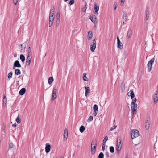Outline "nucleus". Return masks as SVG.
Segmentation results:
<instances>
[{
    "label": "nucleus",
    "instance_id": "nucleus-37",
    "mask_svg": "<svg viewBox=\"0 0 158 158\" xmlns=\"http://www.w3.org/2000/svg\"><path fill=\"white\" fill-rule=\"evenodd\" d=\"M121 148H122V147H121L120 146H117L116 145V150L118 152H119L121 150Z\"/></svg>",
    "mask_w": 158,
    "mask_h": 158
},
{
    "label": "nucleus",
    "instance_id": "nucleus-44",
    "mask_svg": "<svg viewBox=\"0 0 158 158\" xmlns=\"http://www.w3.org/2000/svg\"><path fill=\"white\" fill-rule=\"evenodd\" d=\"M74 0H70L69 2V4L70 5H72L74 4Z\"/></svg>",
    "mask_w": 158,
    "mask_h": 158
},
{
    "label": "nucleus",
    "instance_id": "nucleus-19",
    "mask_svg": "<svg viewBox=\"0 0 158 158\" xmlns=\"http://www.w3.org/2000/svg\"><path fill=\"white\" fill-rule=\"evenodd\" d=\"M15 73L16 75H20L21 73L19 69H17L15 70Z\"/></svg>",
    "mask_w": 158,
    "mask_h": 158
},
{
    "label": "nucleus",
    "instance_id": "nucleus-3",
    "mask_svg": "<svg viewBox=\"0 0 158 158\" xmlns=\"http://www.w3.org/2000/svg\"><path fill=\"white\" fill-rule=\"evenodd\" d=\"M155 59L154 57L151 59L148 62L147 64V66L148 68V72H150L151 70L152 65L154 62Z\"/></svg>",
    "mask_w": 158,
    "mask_h": 158
},
{
    "label": "nucleus",
    "instance_id": "nucleus-31",
    "mask_svg": "<svg viewBox=\"0 0 158 158\" xmlns=\"http://www.w3.org/2000/svg\"><path fill=\"white\" fill-rule=\"evenodd\" d=\"M55 12V10L54 9V7L53 6H52L51 9V10H50V13L51 14L53 13H54Z\"/></svg>",
    "mask_w": 158,
    "mask_h": 158
},
{
    "label": "nucleus",
    "instance_id": "nucleus-18",
    "mask_svg": "<svg viewBox=\"0 0 158 158\" xmlns=\"http://www.w3.org/2000/svg\"><path fill=\"white\" fill-rule=\"evenodd\" d=\"M121 88L122 91L125 90V84L124 81H122L121 83Z\"/></svg>",
    "mask_w": 158,
    "mask_h": 158
},
{
    "label": "nucleus",
    "instance_id": "nucleus-43",
    "mask_svg": "<svg viewBox=\"0 0 158 158\" xmlns=\"http://www.w3.org/2000/svg\"><path fill=\"white\" fill-rule=\"evenodd\" d=\"M117 127V126L114 125L113 126V127H111L110 129V131H112L113 130H114V129H115Z\"/></svg>",
    "mask_w": 158,
    "mask_h": 158
},
{
    "label": "nucleus",
    "instance_id": "nucleus-59",
    "mask_svg": "<svg viewBox=\"0 0 158 158\" xmlns=\"http://www.w3.org/2000/svg\"><path fill=\"white\" fill-rule=\"evenodd\" d=\"M17 126V125L16 123H15V124L12 125V126L13 127H16Z\"/></svg>",
    "mask_w": 158,
    "mask_h": 158
},
{
    "label": "nucleus",
    "instance_id": "nucleus-4",
    "mask_svg": "<svg viewBox=\"0 0 158 158\" xmlns=\"http://www.w3.org/2000/svg\"><path fill=\"white\" fill-rule=\"evenodd\" d=\"M96 42L95 39H94L90 44V50L94 52L96 48Z\"/></svg>",
    "mask_w": 158,
    "mask_h": 158
},
{
    "label": "nucleus",
    "instance_id": "nucleus-50",
    "mask_svg": "<svg viewBox=\"0 0 158 158\" xmlns=\"http://www.w3.org/2000/svg\"><path fill=\"white\" fill-rule=\"evenodd\" d=\"M53 22H52L50 21H49V27H51V26H52L53 23Z\"/></svg>",
    "mask_w": 158,
    "mask_h": 158
},
{
    "label": "nucleus",
    "instance_id": "nucleus-33",
    "mask_svg": "<svg viewBox=\"0 0 158 158\" xmlns=\"http://www.w3.org/2000/svg\"><path fill=\"white\" fill-rule=\"evenodd\" d=\"M108 137L107 136H106L103 139V143L105 144L106 142V141L108 140Z\"/></svg>",
    "mask_w": 158,
    "mask_h": 158
},
{
    "label": "nucleus",
    "instance_id": "nucleus-54",
    "mask_svg": "<svg viewBox=\"0 0 158 158\" xmlns=\"http://www.w3.org/2000/svg\"><path fill=\"white\" fill-rule=\"evenodd\" d=\"M14 3L15 5H16L18 2V0H13Z\"/></svg>",
    "mask_w": 158,
    "mask_h": 158
},
{
    "label": "nucleus",
    "instance_id": "nucleus-56",
    "mask_svg": "<svg viewBox=\"0 0 158 158\" xmlns=\"http://www.w3.org/2000/svg\"><path fill=\"white\" fill-rule=\"evenodd\" d=\"M106 157L107 158H108L109 157V153L108 152H106V154H105Z\"/></svg>",
    "mask_w": 158,
    "mask_h": 158
},
{
    "label": "nucleus",
    "instance_id": "nucleus-51",
    "mask_svg": "<svg viewBox=\"0 0 158 158\" xmlns=\"http://www.w3.org/2000/svg\"><path fill=\"white\" fill-rule=\"evenodd\" d=\"M125 0H121V6H123L124 3V2H125Z\"/></svg>",
    "mask_w": 158,
    "mask_h": 158
},
{
    "label": "nucleus",
    "instance_id": "nucleus-6",
    "mask_svg": "<svg viewBox=\"0 0 158 158\" xmlns=\"http://www.w3.org/2000/svg\"><path fill=\"white\" fill-rule=\"evenodd\" d=\"M137 106L138 105L136 104H134L132 105V104H131V109L134 114H135L136 113Z\"/></svg>",
    "mask_w": 158,
    "mask_h": 158
},
{
    "label": "nucleus",
    "instance_id": "nucleus-13",
    "mask_svg": "<svg viewBox=\"0 0 158 158\" xmlns=\"http://www.w3.org/2000/svg\"><path fill=\"white\" fill-rule=\"evenodd\" d=\"M93 37V33L91 31H89L88 32L87 36L88 39L89 40H91Z\"/></svg>",
    "mask_w": 158,
    "mask_h": 158
},
{
    "label": "nucleus",
    "instance_id": "nucleus-17",
    "mask_svg": "<svg viewBox=\"0 0 158 158\" xmlns=\"http://www.w3.org/2000/svg\"><path fill=\"white\" fill-rule=\"evenodd\" d=\"M121 140L120 138H118L117 139V143L116 145L117 146H122V144H121Z\"/></svg>",
    "mask_w": 158,
    "mask_h": 158
},
{
    "label": "nucleus",
    "instance_id": "nucleus-34",
    "mask_svg": "<svg viewBox=\"0 0 158 158\" xmlns=\"http://www.w3.org/2000/svg\"><path fill=\"white\" fill-rule=\"evenodd\" d=\"M56 26H58L60 22V19H56Z\"/></svg>",
    "mask_w": 158,
    "mask_h": 158
},
{
    "label": "nucleus",
    "instance_id": "nucleus-10",
    "mask_svg": "<svg viewBox=\"0 0 158 158\" xmlns=\"http://www.w3.org/2000/svg\"><path fill=\"white\" fill-rule=\"evenodd\" d=\"M45 145V152L46 153H48L49 152L50 150L51 145L49 143H46Z\"/></svg>",
    "mask_w": 158,
    "mask_h": 158
},
{
    "label": "nucleus",
    "instance_id": "nucleus-36",
    "mask_svg": "<svg viewBox=\"0 0 158 158\" xmlns=\"http://www.w3.org/2000/svg\"><path fill=\"white\" fill-rule=\"evenodd\" d=\"M27 52H28V54L27 55H31V48L30 47H29L28 48V49L27 50Z\"/></svg>",
    "mask_w": 158,
    "mask_h": 158
},
{
    "label": "nucleus",
    "instance_id": "nucleus-62",
    "mask_svg": "<svg viewBox=\"0 0 158 158\" xmlns=\"http://www.w3.org/2000/svg\"><path fill=\"white\" fill-rule=\"evenodd\" d=\"M87 6L86 5V4H85V9H86V8H87Z\"/></svg>",
    "mask_w": 158,
    "mask_h": 158
},
{
    "label": "nucleus",
    "instance_id": "nucleus-11",
    "mask_svg": "<svg viewBox=\"0 0 158 158\" xmlns=\"http://www.w3.org/2000/svg\"><path fill=\"white\" fill-rule=\"evenodd\" d=\"M85 95L86 97H87L90 93V89L89 87H87L86 86H85Z\"/></svg>",
    "mask_w": 158,
    "mask_h": 158
},
{
    "label": "nucleus",
    "instance_id": "nucleus-60",
    "mask_svg": "<svg viewBox=\"0 0 158 158\" xmlns=\"http://www.w3.org/2000/svg\"><path fill=\"white\" fill-rule=\"evenodd\" d=\"M6 99V96H4V97H3V99Z\"/></svg>",
    "mask_w": 158,
    "mask_h": 158
},
{
    "label": "nucleus",
    "instance_id": "nucleus-53",
    "mask_svg": "<svg viewBox=\"0 0 158 158\" xmlns=\"http://www.w3.org/2000/svg\"><path fill=\"white\" fill-rule=\"evenodd\" d=\"M7 99H4L3 100V104H6V103Z\"/></svg>",
    "mask_w": 158,
    "mask_h": 158
},
{
    "label": "nucleus",
    "instance_id": "nucleus-1",
    "mask_svg": "<svg viewBox=\"0 0 158 158\" xmlns=\"http://www.w3.org/2000/svg\"><path fill=\"white\" fill-rule=\"evenodd\" d=\"M150 124V118L149 116H148L146 118L145 123V127L146 130H148L149 128Z\"/></svg>",
    "mask_w": 158,
    "mask_h": 158
},
{
    "label": "nucleus",
    "instance_id": "nucleus-41",
    "mask_svg": "<svg viewBox=\"0 0 158 158\" xmlns=\"http://www.w3.org/2000/svg\"><path fill=\"white\" fill-rule=\"evenodd\" d=\"M137 101V99L136 98H135L133 100L131 104H132V105L136 104V102Z\"/></svg>",
    "mask_w": 158,
    "mask_h": 158
},
{
    "label": "nucleus",
    "instance_id": "nucleus-27",
    "mask_svg": "<svg viewBox=\"0 0 158 158\" xmlns=\"http://www.w3.org/2000/svg\"><path fill=\"white\" fill-rule=\"evenodd\" d=\"M83 79L84 81H88V80L86 76V74L84 73L83 74Z\"/></svg>",
    "mask_w": 158,
    "mask_h": 158
},
{
    "label": "nucleus",
    "instance_id": "nucleus-47",
    "mask_svg": "<svg viewBox=\"0 0 158 158\" xmlns=\"http://www.w3.org/2000/svg\"><path fill=\"white\" fill-rule=\"evenodd\" d=\"M49 17H51V18L52 17V18L54 17L55 18L54 13H52L51 14V13H50Z\"/></svg>",
    "mask_w": 158,
    "mask_h": 158
},
{
    "label": "nucleus",
    "instance_id": "nucleus-8",
    "mask_svg": "<svg viewBox=\"0 0 158 158\" xmlns=\"http://www.w3.org/2000/svg\"><path fill=\"white\" fill-rule=\"evenodd\" d=\"M117 47L119 49H121L123 48V45L122 43L120 41L119 38L117 37Z\"/></svg>",
    "mask_w": 158,
    "mask_h": 158
},
{
    "label": "nucleus",
    "instance_id": "nucleus-61",
    "mask_svg": "<svg viewBox=\"0 0 158 158\" xmlns=\"http://www.w3.org/2000/svg\"><path fill=\"white\" fill-rule=\"evenodd\" d=\"M19 81H18L17 82V85H19Z\"/></svg>",
    "mask_w": 158,
    "mask_h": 158
},
{
    "label": "nucleus",
    "instance_id": "nucleus-14",
    "mask_svg": "<svg viewBox=\"0 0 158 158\" xmlns=\"http://www.w3.org/2000/svg\"><path fill=\"white\" fill-rule=\"evenodd\" d=\"M122 19L123 21H125V22L127 21V13L125 11L123 12Z\"/></svg>",
    "mask_w": 158,
    "mask_h": 158
},
{
    "label": "nucleus",
    "instance_id": "nucleus-52",
    "mask_svg": "<svg viewBox=\"0 0 158 158\" xmlns=\"http://www.w3.org/2000/svg\"><path fill=\"white\" fill-rule=\"evenodd\" d=\"M9 148H12L13 147V143H10L9 144Z\"/></svg>",
    "mask_w": 158,
    "mask_h": 158
},
{
    "label": "nucleus",
    "instance_id": "nucleus-58",
    "mask_svg": "<svg viewBox=\"0 0 158 158\" xmlns=\"http://www.w3.org/2000/svg\"><path fill=\"white\" fill-rule=\"evenodd\" d=\"M97 114V113L96 112H94V113H93V115L94 116H96Z\"/></svg>",
    "mask_w": 158,
    "mask_h": 158
},
{
    "label": "nucleus",
    "instance_id": "nucleus-2",
    "mask_svg": "<svg viewBox=\"0 0 158 158\" xmlns=\"http://www.w3.org/2000/svg\"><path fill=\"white\" fill-rule=\"evenodd\" d=\"M139 131L136 129L132 130L131 132V137L132 139L138 137L139 136Z\"/></svg>",
    "mask_w": 158,
    "mask_h": 158
},
{
    "label": "nucleus",
    "instance_id": "nucleus-21",
    "mask_svg": "<svg viewBox=\"0 0 158 158\" xmlns=\"http://www.w3.org/2000/svg\"><path fill=\"white\" fill-rule=\"evenodd\" d=\"M32 59V56L31 55H27V57L26 58V61L31 62Z\"/></svg>",
    "mask_w": 158,
    "mask_h": 158
},
{
    "label": "nucleus",
    "instance_id": "nucleus-64",
    "mask_svg": "<svg viewBox=\"0 0 158 158\" xmlns=\"http://www.w3.org/2000/svg\"><path fill=\"white\" fill-rule=\"evenodd\" d=\"M75 32V30H73V34H74Z\"/></svg>",
    "mask_w": 158,
    "mask_h": 158
},
{
    "label": "nucleus",
    "instance_id": "nucleus-45",
    "mask_svg": "<svg viewBox=\"0 0 158 158\" xmlns=\"http://www.w3.org/2000/svg\"><path fill=\"white\" fill-rule=\"evenodd\" d=\"M60 19V13L59 12H58L56 14V19Z\"/></svg>",
    "mask_w": 158,
    "mask_h": 158
},
{
    "label": "nucleus",
    "instance_id": "nucleus-63",
    "mask_svg": "<svg viewBox=\"0 0 158 158\" xmlns=\"http://www.w3.org/2000/svg\"><path fill=\"white\" fill-rule=\"evenodd\" d=\"M85 10H86V9H85V10L82 9V11L83 12H85Z\"/></svg>",
    "mask_w": 158,
    "mask_h": 158
},
{
    "label": "nucleus",
    "instance_id": "nucleus-49",
    "mask_svg": "<svg viewBox=\"0 0 158 158\" xmlns=\"http://www.w3.org/2000/svg\"><path fill=\"white\" fill-rule=\"evenodd\" d=\"M30 63H31V62H30L29 61H26V65L28 66L30 65Z\"/></svg>",
    "mask_w": 158,
    "mask_h": 158
},
{
    "label": "nucleus",
    "instance_id": "nucleus-15",
    "mask_svg": "<svg viewBox=\"0 0 158 158\" xmlns=\"http://www.w3.org/2000/svg\"><path fill=\"white\" fill-rule=\"evenodd\" d=\"M26 92V89L24 88H23L19 91V94L21 95L24 94Z\"/></svg>",
    "mask_w": 158,
    "mask_h": 158
},
{
    "label": "nucleus",
    "instance_id": "nucleus-24",
    "mask_svg": "<svg viewBox=\"0 0 158 158\" xmlns=\"http://www.w3.org/2000/svg\"><path fill=\"white\" fill-rule=\"evenodd\" d=\"M93 109L94 112H97L98 111V106L95 104L93 106Z\"/></svg>",
    "mask_w": 158,
    "mask_h": 158
},
{
    "label": "nucleus",
    "instance_id": "nucleus-26",
    "mask_svg": "<svg viewBox=\"0 0 158 158\" xmlns=\"http://www.w3.org/2000/svg\"><path fill=\"white\" fill-rule=\"evenodd\" d=\"M130 92V96L131 97V98L132 99H133V98L135 97V94L134 93L132 90H131Z\"/></svg>",
    "mask_w": 158,
    "mask_h": 158
},
{
    "label": "nucleus",
    "instance_id": "nucleus-32",
    "mask_svg": "<svg viewBox=\"0 0 158 158\" xmlns=\"http://www.w3.org/2000/svg\"><path fill=\"white\" fill-rule=\"evenodd\" d=\"M104 154L103 153L101 152H100L98 156V158H104Z\"/></svg>",
    "mask_w": 158,
    "mask_h": 158
},
{
    "label": "nucleus",
    "instance_id": "nucleus-12",
    "mask_svg": "<svg viewBox=\"0 0 158 158\" xmlns=\"http://www.w3.org/2000/svg\"><path fill=\"white\" fill-rule=\"evenodd\" d=\"M21 67V64H20L18 60H16L14 63V66L13 69H14L15 67H17L18 68H20Z\"/></svg>",
    "mask_w": 158,
    "mask_h": 158
},
{
    "label": "nucleus",
    "instance_id": "nucleus-39",
    "mask_svg": "<svg viewBox=\"0 0 158 158\" xmlns=\"http://www.w3.org/2000/svg\"><path fill=\"white\" fill-rule=\"evenodd\" d=\"M149 13V7L148 6H146V9L145 10V14Z\"/></svg>",
    "mask_w": 158,
    "mask_h": 158
},
{
    "label": "nucleus",
    "instance_id": "nucleus-38",
    "mask_svg": "<svg viewBox=\"0 0 158 158\" xmlns=\"http://www.w3.org/2000/svg\"><path fill=\"white\" fill-rule=\"evenodd\" d=\"M93 117L92 116H90L89 117L88 119L87 120L88 122H90L91 121L93 120Z\"/></svg>",
    "mask_w": 158,
    "mask_h": 158
},
{
    "label": "nucleus",
    "instance_id": "nucleus-42",
    "mask_svg": "<svg viewBox=\"0 0 158 158\" xmlns=\"http://www.w3.org/2000/svg\"><path fill=\"white\" fill-rule=\"evenodd\" d=\"M145 15H146L145 19H146V20H147L149 18V13L148 14V13H147V14H145Z\"/></svg>",
    "mask_w": 158,
    "mask_h": 158
},
{
    "label": "nucleus",
    "instance_id": "nucleus-16",
    "mask_svg": "<svg viewBox=\"0 0 158 158\" xmlns=\"http://www.w3.org/2000/svg\"><path fill=\"white\" fill-rule=\"evenodd\" d=\"M132 30L131 29H129L127 31V35L128 38H130L132 35Z\"/></svg>",
    "mask_w": 158,
    "mask_h": 158
},
{
    "label": "nucleus",
    "instance_id": "nucleus-28",
    "mask_svg": "<svg viewBox=\"0 0 158 158\" xmlns=\"http://www.w3.org/2000/svg\"><path fill=\"white\" fill-rule=\"evenodd\" d=\"M16 121L17 122V123L18 124H19L21 123L20 118L19 116L16 118Z\"/></svg>",
    "mask_w": 158,
    "mask_h": 158
},
{
    "label": "nucleus",
    "instance_id": "nucleus-46",
    "mask_svg": "<svg viewBox=\"0 0 158 158\" xmlns=\"http://www.w3.org/2000/svg\"><path fill=\"white\" fill-rule=\"evenodd\" d=\"M96 150H93L92 148H91V153L92 155H94V154Z\"/></svg>",
    "mask_w": 158,
    "mask_h": 158
},
{
    "label": "nucleus",
    "instance_id": "nucleus-22",
    "mask_svg": "<svg viewBox=\"0 0 158 158\" xmlns=\"http://www.w3.org/2000/svg\"><path fill=\"white\" fill-rule=\"evenodd\" d=\"M20 59L22 62L25 61V59L24 56L23 54H21L20 56Z\"/></svg>",
    "mask_w": 158,
    "mask_h": 158
},
{
    "label": "nucleus",
    "instance_id": "nucleus-20",
    "mask_svg": "<svg viewBox=\"0 0 158 158\" xmlns=\"http://www.w3.org/2000/svg\"><path fill=\"white\" fill-rule=\"evenodd\" d=\"M53 78L52 77H49L48 80V83L49 85L51 84L53 81Z\"/></svg>",
    "mask_w": 158,
    "mask_h": 158
},
{
    "label": "nucleus",
    "instance_id": "nucleus-48",
    "mask_svg": "<svg viewBox=\"0 0 158 158\" xmlns=\"http://www.w3.org/2000/svg\"><path fill=\"white\" fill-rule=\"evenodd\" d=\"M54 19V17L52 18V17H49V21H52V22H53V20Z\"/></svg>",
    "mask_w": 158,
    "mask_h": 158
},
{
    "label": "nucleus",
    "instance_id": "nucleus-30",
    "mask_svg": "<svg viewBox=\"0 0 158 158\" xmlns=\"http://www.w3.org/2000/svg\"><path fill=\"white\" fill-rule=\"evenodd\" d=\"M94 145V146H96L97 145V141L96 140H93L91 143V146Z\"/></svg>",
    "mask_w": 158,
    "mask_h": 158
},
{
    "label": "nucleus",
    "instance_id": "nucleus-40",
    "mask_svg": "<svg viewBox=\"0 0 158 158\" xmlns=\"http://www.w3.org/2000/svg\"><path fill=\"white\" fill-rule=\"evenodd\" d=\"M118 4L117 2H115L113 5V6L114 10H115L117 7Z\"/></svg>",
    "mask_w": 158,
    "mask_h": 158
},
{
    "label": "nucleus",
    "instance_id": "nucleus-9",
    "mask_svg": "<svg viewBox=\"0 0 158 158\" xmlns=\"http://www.w3.org/2000/svg\"><path fill=\"white\" fill-rule=\"evenodd\" d=\"M99 9V6L97 5V4L95 3L94 5V13L96 15L98 14V11Z\"/></svg>",
    "mask_w": 158,
    "mask_h": 158
},
{
    "label": "nucleus",
    "instance_id": "nucleus-55",
    "mask_svg": "<svg viewBox=\"0 0 158 158\" xmlns=\"http://www.w3.org/2000/svg\"><path fill=\"white\" fill-rule=\"evenodd\" d=\"M96 146H91V148H92L93 150H96Z\"/></svg>",
    "mask_w": 158,
    "mask_h": 158
},
{
    "label": "nucleus",
    "instance_id": "nucleus-35",
    "mask_svg": "<svg viewBox=\"0 0 158 158\" xmlns=\"http://www.w3.org/2000/svg\"><path fill=\"white\" fill-rule=\"evenodd\" d=\"M110 150L111 153H113L114 152V148L113 146H111L110 148Z\"/></svg>",
    "mask_w": 158,
    "mask_h": 158
},
{
    "label": "nucleus",
    "instance_id": "nucleus-29",
    "mask_svg": "<svg viewBox=\"0 0 158 158\" xmlns=\"http://www.w3.org/2000/svg\"><path fill=\"white\" fill-rule=\"evenodd\" d=\"M12 75H13L12 72L11 71V72H10L9 73V74H8V78L9 79H10V78H11L12 77Z\"/></svg>",
    "mask_w": 158,
    "mask_h": 158
},
{
    "label": "nucleus",
    "instance_id": "nucleus-57",
    "mask_svg": "<svg viewBox=\"0 0 158 158\" xmlns=\"http://www.w3.org/2000/svg\"><path fill=\"white\" fill-rule=\"evenodd\" d=\"M105 145L103 143L102 146V150L104 151L105 149Z\"/></svg>",
    "mask_w": 158,
    "mask_h": 158
},
{
    "label": "nucleus",
    "instance_id": "nucleus-25",
    "mask_svg": "<svg viewBox=\"0 0 158 158\" xmlns=\"http://www.w3.org/2000/svg\"><path fill=\"white\" fill-rule=\"evenodd\" d=\"M80 131L81 133H83L85 130V127L84 126L82 125L80 128Z\"/></svg>",
    "mask_w": 158,
    "mask_h": 158
},
{
    "label": "nucleus",
    "instance_id": "nucleus-7",
    "mask_svg": "<svg viewBox=\"0 0 158 158\" xmlns=\"http://www.w3.org/2000/svg\"><path fill=\"white\" fill-rule=\"evenodd\" d=\"M90 19L94 24H96L97 22L96 16L94 15H91L89 17Z\"/></svg>",
    "mask_w": 158,
    "mask_h": 158
},
{
    "label": "nucleus",
    "instance_id": "nucleus-23",
    "mask_svg": "<svg viewBox=\"0 0 158 158\" xmlns=\"http://www.w3.org/2000/svg\"><path fill=\"white\" fill-rule=\"evenodd\" d=\"M68 131L67 130L65 129L64 130V138H67V137L68 136Z\"/></svg>",
    "mask_w": 158,
    "mask_h": 158
},
{
    "label": "nucleus",
    "instance_id": "nucleus-5",
    "mask_svg": "<svg viewBox=\"0 0 158 158\" xmlns=\"http://www.w3.org/2000/svg\"><path fill=\"white\" fill-rule=\"evenodd\" d=\"M57 90L56 88V87H54L53 89V92H52V95L51 99L52 100H54L56 98L57 95Z\"/></svg>",
    "mask_w": 158,
    "mask_h": 158
}]
</instances>
